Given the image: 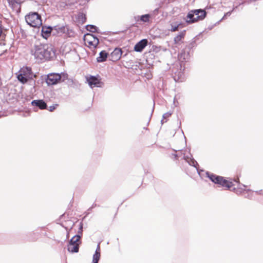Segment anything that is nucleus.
Listing matches in <instances>:
<instances>
[{"mask_svg":"<svg viewBox=\"0 0 263 263\" xmlns=\"http://www.w3.org/2000/svg\"><path fill=\"white\" fill-rule=\"evenodd\" d=\"M36 62L40 63L50 60L55 57V51L47 44H35L31 51Z\"/></svg>","mask_w":263,"mask_h":263,"instance_id":"f257e3e1","label":"nucleus"},{"mask_svg":"<svg viewBox=\"0 0 263 263\" xmlns=\"http://www.w3.org/2000/svg\"><path fill=\"white\" fill-rule=\"evenodd\" d=\"M200 34L196 35L192 41L182 49L178 54V59L182 63L188 62L192 55L191 50L197 46L196 42L199 39Z\"/></svg>","mask_w":263,"mask_h":263,"instance_id":"f03ea898","label":"nucleus"},{"mask_svg":"<svg viewBox=\"0 0 263 263\" xmlns=\"http://www.w3.org/2000/svg\"><path fill=\"white\" fill-rule=\"evenodd\" d=\"M206 14V12L204 9L192 10L189 12L184 20L186 23L190 24L203 20Z\"/></svg>","mask_w":263,"mask_h":263,"instance_id":"7ed1b4c3","label":"nucleus"},{"mask_svg":"<svg viewBox=\"0 0 263 263\" xmlns=\"http://www.w3.org/2000/svg\"><path fill=\"white\" fill-rule=\"evenodd\" d=\"M67 79V73H51L47 76L46 82L48 85H53L62 82H64L65 79Z\"/></svg>","mask_w":263,"mask_h":263,"instance_id":"20e7f679","label":"nucleus"},{"mask_svg":"<svg viewBox=\"0 0 263 263\" xmlns=\"http://www.w3.org/2000/svg\"><path fill=\"white\" fill-rule=\"evenodd\" d=\"M33 73L31 68L29 67H23L19 70V74L17 76L18 80L22 84H25L29 80H32Z\"/></svg>","mask_w":263,"mask_h":263,"instance_id":"39448f33","label":"nucleus"},{"mask_svg":"<svg viewBox=\"0 0 263 263\" xmlns=\"http://www.w3.org/2000/svg\"><path fill=\"white\" fill-rule=\"evenodd\" d=\"M206 177L215 184H217L222 187H226L229 190L230 189V182L225 179L224 177L216 175L209 172H206Z\"/></svg>","mask_w":263,"mask_h":263,"instance_id":"423d86ee","label":"nucleus"},{"mask_svg":"<svg viewBox=\"0 0 263 263\" xmlns=\"http://www.w3.org/2000/svg\"><path fill=\"white\" fill-rule=\"evenodd\" d=\"M27 24L33 27H39L42 24L41 15L37 12H32L25 16Z\"/></svg>","mask_w":263,"mask_h":263,"instance_id":"0eeeda50","label":"nucleus"},{"mask_svg":"<svg viewBox=\"0 0 263 263\" xmlns=\"http://www.w3.org/2000/svg\"><path fill=\"white\" fill-rule=\"evenodd\" d=\"M246 187V185L239 182L238 176L236 178H234L233 180L231 179V191H233L236 194H241L243 188Z\"/></svg>","mask_w":263,"mask_h":263,"instance_id":"6e6552de","label":"nucleus"},{"mask_svg":"<svg viewBox=\"0 0 263 263\" xmlns=\"http://www.w3.org/2000/svg\"><path fill=\"white\" fill-rule=\"evenodd\" d=\"M53 35L59 34L60 35L64 34L68 36H70L72 30L69 29L68 25H57L53 27Z\"/></svg>","mask_w":263,"mask_h":263,"instance_id":"1a4fd4ad","label":"nucleus"},{"mask_svg":"<svg viewBox=\"0 0 263 263\" xmlns=\"http://www.w3.org/2000/svg\"><path fill=\"white\" fill-rule=\"evenodd\" d=\"M123 54V51L120 48H115L109 55V60L116 62L120 59Z\"/></svg>","mask_w":263,"mask_h":263,"instance_id":"9d476101","label":"nucleus"},{"mask_svg":"<svg viewBox=\"0 0 263 263\" xmlns=\"http://www.w3.org/2000/svg\"><path fill=\"white\" fill-rule=\"evenodd\" d=\"M87 81L89 86L91 88L94 87H101L102 84L100 79L96 76H90L88 79H87Z\"/></svg>","mask_w":263,"mask_h":263,"instance_id":"9b49d317","label":"nucleus"},{"mask_svg":"<svg viewBox=\"0 0 263 263\" xmlns=\"http://www.w3.org/2000/svg\"><path fill=\"white\" fill-rule=\"evenodd\" d=\"M147 44L148 40L147 39H142L135 45L134 50L137 52H141L147 46Z\"/></svg>","mask_w":263,"mask_h":263,"instance_id":"f8f14e48","label":"nucleus"},{"mask_svg":"<svg viewBox=\"0 0 263 263\" xmlns=\"http://www.w3.org/2000/svg\"><path fill=\"white\" fill-rule=\"evenodd\" d=\"M53 28L51 26H42V35L44 39H47L52 32L53 33Z\"/></svg>","mask_w":263,"mask_h":263,"instance_id":"ddd939ff","label":"nucleus"},{"mask_svg":"<svg viewBox=\"0 0 263 263\" xmlns=\"http://www.w3.org/2000/svg\"><path fill=\"white\" fill-rule=\"evenodd\" d=\"M85 35L87 37L93 38V40H87V42L89 45L96 48L99 44V39L96 35L90 33H87Z\"/></svg>","mask_w":263,"mask_h":263,"instance_id":"4468645a","label":"nucleus"},{"mask_svg":"<svg viewBox=\"0 0 263 263\" xmlns=\"http://www.w3.org/2000/svg\"><path fill=\"white\" fill-rule=\"evenodd\" d=\"M31 104L33 106L36 107L40 109H46L47 107L46 103L43 100H34L31 102Z\"/></svg>","mask_w":263,"mask_h":263,"instance_id":"2eb2a0df","label":"nucleus"},{"mask_svg":"<svg viewBox=\"0 0 263 263\" xmlns=\"http://www.w3.org/2000/svg\"><path fill=\"white\" fill-rule=\"evenodd\" d=\"M185 35V30H183L179 33L174 39V41L175 44L180 45L182 42V40L184 39Z\"/></svg>","mask_w":263,"mask_h":263,"instance_id":"dca6fc26","label":"nucleus"},{"mask_svg":"<svg viewBox=\"0 0 263 263\" xmlns=\"http://www.w3.org/2000/svg\"><path fill=\"white\" fill-rule=\"evenodd\" d=\"M183 159L189 163V165L195 167L196 168L197 170H198L197 166H198V164L197 162L193 158L192 156L190 157L189 156H185L184 155Z\"/></svg>","mask_w":263,"mask_h":263,"instance_id":"f3484780","label":"nucleus"},{"mask_svg":"<svg viewBox=\"0 0 263 263\" xmlns=\"http://www.w3.org/2000/svg\"><path fill=\"white\" fill-rule=\"evenodd\" d=\"M109 54L105 50L101 51L99 53V57L97 58V61L99 63L105 62Z\"/></svg>","mask_w":263,"mask_h":263,"instance_id":"a211bd4d","label":"nucleus"},{"mask_svg":"<svg viewBox=\"0 0 263 263\" xmlns=\"http://www.w3.org/2000/svg\"><path fill=\"white\" fill-rule=\"evenodd\" d=\"M69 244H72V245H78V246H80L81 243V238L80 235H74L72 237V238L69 240Z\"/></svg>","mask_w":263,"mask_h":263,"instance_id":"6ab92c4d","label":"nucleus"},{"mask_svg":"<svg viewBox=\"0 0 263 263\" xmlns=\"http://www.w3.org/2000/svg\"><path fill=\"white\" fill-rule=\"evenodd\" d=\"M79 23L83 24L86 21V14L83 12H79L77 17Z\"/></svg>","mask_w":263,"mask_h":263,"instance_id":"aec40b11","label":"nucleus"},{"mask_svg":"<svg viewBox=\"0 0 263 263\" xmlns=\"http://www.w3.org/2000/svg\"><path fill=\"white\" fill-rule=\"evenodd\" d=\"M153 17L154 15L152 13H148L141 15L140 20L143 23H148L149 22V19Z\"/></svg>","mask_w":263,"mask_h":263,"instance_id":"412c9836","label":"nucleus"},{"mask_svg":"<svg viewBox=\"0 0 263 263\" xmlns=\"http://www.w3.org/2000/svg\"><path fill=\"white\" fill-rule=\"evenodd\" d=\"M80 246L78 245H72V244L68 243L67 250L69 252L71 253H78L79 250Z\"/></svg>","mask_w":263,"mask_h":263,"instance_id":"4be33fe9","label":"nucleus"},{"mask_svg":"<svg viewBox=\"0 0 263 263\" xmlns=\"http://www.w3.org/2000/svg\"><path fill=\"white\" fill-rule=\"evenodd\" d=\"M86 29L87 31L93 33H99V28L93 25H87L86 26Z\"/></svg>","mask_w":263,"mask_h":263,"instance_id":"5701e85b","label":"nucleus"},{"mask_svg":"<svg viewBox=\"0 0 263 263\" xmlns=\"http://www.w3.org/2000/svg\"><path fill=\"white\" fill-rule=\"evenodd\" d=\"M241 194L243 195L245 197L251 199L253 196V193L250 190H246V188H243V191Z\"/></svg>","mask_w":263,"mask_h":263,"instance_id":"b1692460","label":"nucleus"},{"mask_svg":"<svg viewBox=\"0 0 263 263\" xmlns=\"http://www.w3.org/2000/svg\"><path fill=\"white\" fill-rule=\"evenodd\" d=\"M38 234L34 232H31L28 235V240L30 241H35L38 238Z\"/></svg>","mask_w":263,"mask_h":263,"instance_id":"393cba45","label":"nucleus"},{"mask_svg":"<svg viewBox=\"0 0 263 263\" xmlns=\"http://www.w3.org/2000/svg\"><path fill=\"white\" fill-rule=\"evenodd\" d=\"M181 23H179L177 24H172L171 25V28L169 29V30L172 32L178 31L180 27H181Z\"/></svg>","mask_w":263,"mask_h":263,"instance_id":"a878e982","label":"nucleus"},{"mask_svg":"<svg viewBox=\"0 0 263 263\" xmlns=\"http://www.w3.org/2000/svg\"><path fill=\"white\" fill-rule=\"evenodd\" d=\"M65 83L69 87H74L75 85V81L72 79L68 78V74H67V79H65L64 81Z\"/></svg>","mask_w":263,"mask_h":263,"instance_id":"bb28decb","label":"nucleus"},{"mask_svg":"<svg viewBox=\"0 0 263 263\" xmlns=\"http://www.w3.org/2000/svg\"><path fill=\"white\" fill-rule=\"evenodd\" d=\"M101 254L95 253L93 255L92 263H98L100 259Z\"/></svg>","mask_w":263,"mask_h":263,"instance_id":"cd10ccee","label":"nucleus"},{"mask_svg":"<svg viewBox=\"0 0 263 263\" xmlns=\"http://www.w3.org/2000/svg\"><path fill=\"white\" fill-rule=\"evenodd\" d=\"M172 115V112H171V111H168V112H167L164 114L163 115V117H162L163 119L161 121V124H163V123H164L163 120L164 119H166L167 118H169Z\"/></svg>","mask_w":263,"mask_h":263,"instance_id":"c85d7f7f","label":"nucleus"},{"mask_svg":"<svg viewBox=\"0 0 263 263\" xmlns=\"http://www.w3.org/2000/svg\"><path fill=\"white\" fill-rule=\"evenodd\" d=\"M83 223L82 222H80L79 224V228L78 231V234L76 235H80V238H81L83 234Z\"/></svg>","mask_w":263,"mask_h":263,"instance_id":"c756f323","label":"nucleus"},{"mask_svg":"<svg viewBox=\"0 0 263 263\" xmlns=\"http://www.w3.org/2000/svg\"><path fill=\"white\" fill-rule=\"evenodd\" d=\"M243 4V3L242 2H239L238 6L235 5V4H234V5H233V9L232 10H231V13L233 11H234L236 9L238 8L239 10H240V9H242V7L241 6Z\"/></svg>","mask_w":263,"mask_h":263,"instance_id":"7c9ffc66","label":"nucleus"},{"mask_svg":"<svg viewBox=\"0 0 263 263\" xmlns=\"http://www.w3.org/2000/svg\"><path fill=\"white\" fill-rule=\"evenodd\" d=\"M9 5L11 7H14L15 4L17 3L16 0H8Z\"/></svg>","mask_w":263,"mask_h":263,"instance_id":"2f4dec72","label":"nucleus"},{"mask_svg":"<svg viewBox=\"0 0 263 263\" xmlns=\"http://www.w3.org/2000/svg\"><path fill=\"white\" fill-rule=\"evenodd\" d=\"M181 74H182V73L181 74L180 72H179V76H178V77L177 78L176 74H175V76H174V80L175 81H182V80H181V78L180 77V76L181 77Z\"/></svg>","mask_w":263,"mask_h":263,"instance_id":"473e14b6","label":"nucleus"},{"mask_svg":"<svg viewBox=\"0 0 263 263\" xmlns=\"http://www.w3.org/2000/svg\"><path fill=\"white\" fill-rule=\"evenodd\" d=\"M58 104H54L53 105H52V106H50L49 108V110L50 111H53L58 106Z\"/></svg>","mask_w":263,"mask_h":263,"instance_id":"72a5a7b5","label":"nucleus"},{"mask_svg":"<svg viewBox=\"0 0 263 263\" xmlns=\"http://www.w3.org/2000/svg\"><path fill=\"white\" fill-rule=\"evenodd\" d=\"M159 9L156 8L155 9L153 12H151L150 13H152L154 15V17L158 14Z\"/></svg>","mask_w":263,"mask_h":263,"instance_id":"f704fd0d","label":"nucleus"},{"mask_svg":"<svg viewBox=\"0 0 263 263\" xmlns=\"http://www.w3.org/2000/svg\"><path fill=\"white\" fill-rule=\"evenodd\" d=\"M2 32H3L2 28L1 26H0V37H2V40H3L4 39V38L5 37V35L3 34Z\"/></svg>","mask_w":263,"mask_h":263,"instance_id":"c9c22d12","label":"nucleus"},{"mask_svg":"<svg viewBox=\"0 0 263 263\" xmlns=\"http://www.w3.org/2000/svg\"><path fill=\"white\" fill-rule=\"evenodd\" d=\"M95 253H100V243L97 245V249L96 250Z\"/></svg>","mask_w":263,"mask_h":263,"instance_id":"e433bc0d","label":"nucleus"},{"mask_svg":"<svg viewBox=\"0 0 263 263\" xmlns=\"http://www.w3.org/2000/svg\"><path fill=\"white\" fill-rule=\"evenodd\" d=\"M227 16H230V11H229L226 14H225L223 16V17L220 20V21L222 20H224Z\"/></svg>","mask_w":263,"mask_h":263,"instance_id":"4c0bfd02","label":"nucleus"},{"mask_svg":"<svg viewBox=\"0 0 263 263\" xmlns=\"http://www.w3.org/2000/svg\"><path fill=\"white\" fill-rule=\"evenodd\" d=\"M173 157H174V159H175V160L177 159L178 157V155H177V154H173Z\"/></svg>","mask_w":263,"mask_h":263,"instance_id":"58836bf2","label":"nucleus"},{"mask_svg":"<svg viewBox=\"0 0 263 263\" xmlns=\"http://www.w3.org/2000/svg\"><path fill=\"white\" fill-rule=\"evenodd\" d=\"M97 206V204L93 203L92 206H91V208H94L95 207Z\"/></svg>","mask_w":263,"mask_h":263,"instance_id":"ea45409f","label":"nucleus"},{"mask_svg":"<svg viewBox=\"0 0 263 263\" xmlns=\"http://www.w3.org/2000/svg\"><path fill=\"white\" fill-rule=\"evenodd\" d=\"M7 50L6 49V50H4V51L3 52L2 54H5L6 53H7Z\"/></svg>","mask_w":263,"mask_h":263,"instance_id":"a19ab883","label":"nucleus"},{"mask_svg":"<svg viewBox=\"0 0 263 263\" xmlns=\"http://www.w3.org/2000/svg\"><path fill=\"white\" fill-rule=\"evenodd\" d=\"M87 40H93V38H91V37H87Z\"/></svg>","mask_w":263,"mask_h":263,"instance_id":"79ce46f5","label":"nucleus"},{"mask_svg":"<svg viewBox=\"0 0 263 263\" xmlns=\"http://www.w3.org/2000/svg\"><path fill=\"white\" fill-rule=\"evenodd\" d=\"M174 104L175 106H177V104H176V102H175V98H174Z\"/></svg>","mask_w":263,"mask_h":263,"instance_id":"37998d69","label":"nucleus"},{"mask_svg":"<svg viewBox=\"0 0 263 263\" xmlns=\"http://www.w3.org/2000/svg\"><path fill=\"white\" fill-rule=\"evenodd\" d=\"M126 55H127V53H125V54H124V55H123V57H125Z\"/></svg>","mask_w":263,"mask_h":263,"instance_id":"c03bdc74","label":"nucleus"},{"mask_svg":"<svg viewBox=\"0 0 263 263\" xmlns=\"http://www.w3.org/2000/svg\"><path fill=\"white\" fill-rule=\"evenodd\" d=\"M92 209V208H91V207H90V208H89L88 209V211H90Z\"/></svg>","mask_w":263,"mask_h":263,"instance_id":"a18cd8bd","label":"nucleus"},{"mask_svg":"<svg viewBox=\"0 0 263 263\" xmlns=\"http://www.w3.org/2000/svg\"><path fill=\"white\" fill-rule=\"evenodd\" d=\"M0 44H1L2 43H0ZM2 44H3V45H5V43H2Z\"/></svg>","mask_w":263,"mask_h":263,"instance_id":"49530a36","label":"nucleus"},{"mask_svg":"<svg viewBox=\"0 0 263 263\" xmlns=\"http://www.w3.org/2000/svg\"><path fill=\"white\" fill-rule=\"evenodd\" d=\"M154 106L153 107V111H152V112H153V111H154Z\"/></svg>","mask_w":263,"mask_h":263,"instance_id":"de8ad7c7","label":"nucleus"}]
</instances>
